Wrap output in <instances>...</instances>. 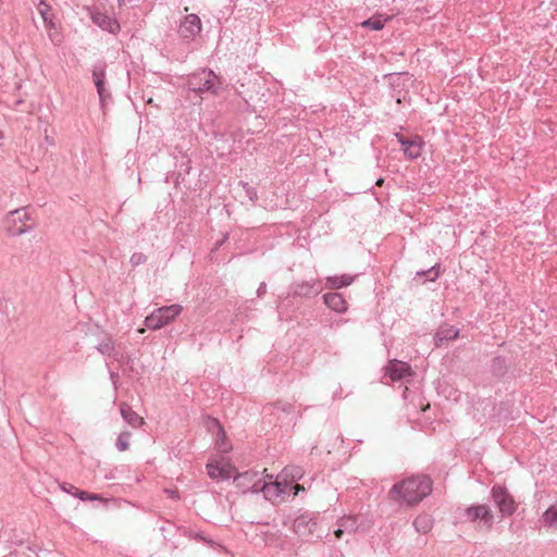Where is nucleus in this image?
I'll list each match as a JSON object with an SVG mask.
<instances>
[{
    "label": "nucleus",
    "mask_w": 557,
    "mask_h": 557,
    "mask_svg": "<svg viewBox=\"0 0 557 557\" xmlns=\"http://www.w3.org/2000/svg\"><path fill=\"white\" fill-rule=\"evenodd\" d=\"M433 482L429 475L417 474L396 482L388 492V498L399 504L416 506L432 493Z\"/></svg>",
    "instance_id": "obj_1"
},
{
    "label": "nucleus",
    "mask_w": 557,
    "mask_h": 557,
    "mask_svg": "<svg viewBox=\"0 0 557 557\" xmlns=\"http://www.w3.org/2000/svg\"><path fill=\"white\" fill-rule=\"evenodd\" d=\"M320 512L305 511L293 521V531L306 542H318L325 535L318 532Z\"/></svg>",
    "instance_id": "obj_2"
},
{
    "label": "nucleus",
    "mask_w": 557,
    "mask_h": 557,
    "mask_svg": "<svg viewBox=\"0 0 557 557\" xmlns=\"http://www.w3.org/2000/svg\"><path fill=\"white\" fill-rule=\"evenodd\" d=\"M187 86L196 94L216 95L221 88V79L212 70L201 69L188 77Z\"/></svg>",
    "instance_id": "obj_3"
},
{
    "label": "nucleus",
    "mask_w": 557,
    "mask_h": 557,
    "mask_svg": "<svg viewBox=\"0 0 557 557\" xmlns=\"http://www.w3.org/2000/svg\"><path fill=\"white\" fill-rule=\"evenodd\" d=\"M182 310V306L176 304L158 308L146 317L145 325L150 330H160L164 325L170 324Z\"/></svg>",
    "instance_id": "obj_4"
},
{
    "label": "nucleus",
    "mask_w": 557,
    "mask_h": 557,
    "mask_svg": "<svg viewBox=\"0 0 557 557\" xmlns=\"http://www.w3.org/2000/svg\"><path fill=\"white\" fill-rule=\"evenodd\" d=\"M491 496L502 517H510L516 512L518 503L506 486L494 484Z\"/></svg>",
    "instance_id": "obj_5"
},
{
    "label": "nucleus",
    "mask_w": 557,
    "mask_h": 557,
    "mask_svg": "<svg viewBox=\"0 0 557 557\" xmlns=\"http://www.w3.org/2000/svg\"><path fill=\"white\" fill-rule=\"evenodd\" d=\"M106 63L102 61H98L92 66V81L97 89V94L99 96L100 106L102 111H104L106 107L109 103H112V95L109 88H107V79H106Z\"/></svg>",
    "instance_id": "obj_6"
},
{
    "label": "nucleus",
    "mask_w": 557,
    "mask_h": 557,
    "mask_svg": "<svg viewBox=\"0 0 557 557\" xmlns=\"http://www.w3.org/2000/svg\"><path fill=\"white\" fill-rule=\"evenodd\" d=\"M201 32V20L197 14L194 13L185 15L181 20L177 28L180 38L186 44L195 41L196 38L200 36Z\"/></svg>",
    "instance_id": "obj_7"
},
{
    "label": "nucleus",
    "mask_w": 557,
    "mask_h": 557,
    "mask_svg": "<svg viewBox=\"0 0 557 557\" xmlns=\"http://www.w3.org/2000/svg\"><path fill=\"white\" fill-rule=\"evenodd\" d=\"M234 483L243 493H259L265 486V480L261 476V473L253 470L237 473L234 476Z\"/></svg>",
    "instance_id": "obj_8"
},
{
    "label": "nucleus",
    "mask_w": 557,
    "mask_h": 557,
    "mask_svg": "<svg viewBox=\"0 0 557 557\" xmlns=\"http://www.w3.org/2000/svg\"><path fill=\"white\" fill-rule=\"evenodd\" d=\"M459 518L468 521H482L488 529L494 523V515L487 505H471L459 513Z\"/></svg>",
    "instance_id": "obj_9"
},
{
    "label": "nucleus",
    "mask_w": 557,
    "mask_h": 557,
    "mask_svg": "<svg viewBox=\"0 0 557 557\" xmlns=\"http://www.w3.org/2000/svg\"><path fill=\"white\" fill-rule=\"evenodd\" d=\"M322 292L320 280H311L304 282H294L289 286V294L294 297L311 298Z\"/></svg>",
    "instance_id": "obj_10"
},
{
    "label": "nucleus",
    "mask_w": 557,
    "mask_h": 557,
    "mask_svg": "<svg viewBox=\"0 0 557 557\" xmlns=\"http://www.w3.org/2000/svg\"><path fill=\"white\" fill-rule=\"evenodd\" d=\"M395 136L398 143L401 145L403 151L408 159L414 160L421 156L423 140L420 136L407 138L399 133H396Z\"/></svg>",
    "instance_id": "obj_11"
},
{
    "label": "nucleus",
    "mask_w": 557,
    "mask_h": 557,
    "mask_svg": "<svg viewBox=\"0 0 557 557\" xmlns=\"http://www.w3.org/2000/svg\"><path fill=\"white\" fill-rule=\"evenodd\" d=\"M91 21L102 30L110 34H117L121 29L120 23L113 16L108 15L106 12L95 11L91 13Z\"/></svg>",
    "instance_id": "obj_12"
},
{
    "label": "nucleus",
    "mask_w": 557,
    "mask_h": 557,
    "mask_svg": "<svg viewBox=\"0 0 557 557\" xmlns=\"http://www.w3.org/2000/svg\"><path fill=\"white\" fill-rule=\"evenodd\" d=\"M386 375H388L392 381H399L407 376H411L412 370L406 362L392 360L386 367Z\"/></svg>",
    "instance_id": "obj_13"
},
{
    "label": "nucleus",
    "mask_w": 557,
    "mask_h": 557,
    "mask_svg": "<svg viewBox=\"0 0 557 557\" xmlns=\"http://www.w3.org/2000/svg\"><path fill=\"white\" fill-rule=\"evenodd\" d=\"M323 301L331 310L337 313H345L348 309L347 301L343 295L336 292L324 294Z\"/></svg>",
    "instance_id": "obj_14"
},
{
    "label": "nucleus",
    "mask_w": 557,
    "mask_h": 557,
    "mask_svg": "<svg viewBox=\"0 0 557 557\" xmlns=\"http://www.w3.org/2000/svg\"><path fill=\"white\" fill-rule=\"evenodd\" d=\"M410 79L408 73H394L388 75V84L394 91L392 95L400 102V92L406 89L407 82Z\"/></svg>",
    "instance_id": "obj_15"
},
{
    "label": "nucleus",
    "mask_w": 557,
    "mask_h": 557,
    "mask_svg": "<svg viewBox=\"0 0 557 557\" xmlns=\"http://www.w3.org/2000/svg\"><path fill=\"white\" fill-rule=\"evenodd\" d=\"M458 335L459 329L448 324L441 325L435 333V345L440 347L449 341L456 339Z\"/></svg>",
    "instance_id": "obj_16"
},
{
    "label": "nucleus",
    "mask_w": 557,
    "mask_h": 557,
    "mask_svg": "<svg viewBox=\"0 0 557 557\" xmlns=\"http://www.w3.org/2000/svg\"><path fill=\"white\" fill-rule=\"evenodd\" d=\"M490 371L498 381L504 380L509 373V363L503 356H496L491 360Z\"/></svg>",
    "instance_id": "obj_17"
},
{
    "label": "nucleus",
    "mask_w": 557,
    "mask_h": 557,
    "mask_svg": "<svg viewBox=\"0 0 557 557\" xmlns=\"http://www.w3.org/2000/svg\"><path fill=\"white\" fill-rule=\"evenodd\" d=\"M120 411L122 418L133 428H139L145 423L144 419L126 403L120 405Z\"/></svg>",
    "instance_id": "obj_18"
},
{
    "label": "nucleus",
    "mask_w": 557,
    "mask_h": 557,
    "mask_svg": "<svg viewBox=\"0 0 557 557\" xmlns=\"http://www.w3.org/2000/svg\"><path fill=\"white\" fill-rule=\"evenodd\" d=\"M208 475L213 480H228L234 472V468L231 466H220L208 463L207 465Z\"/></svg>",
    "instance_id": "obj_19"
},
{
    "label": "nucleus",
    "mask_w": 557,
    "mask_h": 557,
    "mask_svg": "<svg viewBox=\"0 0 557 557\" xmlns=\"http://www.w3.org/2000/svg\"><path fill=\"white\" fill-rule=\"evenodd\" d=\"M354 281L355 276L349 274L327 276L326 287L330 289H339L349 286Z\"/></svg>",
    "instance_id": "obj_20"
},
{
    "label": "nucleus",
    "mask_w": 557,
    "mask_h": 557,
    "mask_svg": "<svg viewBox=\"0 0 557 557\" xmlns=\"http://www.w3.org/2000/svg\"><path fill=\"white\" fill-rule=\"evenodd\" d=\"M37 10L44 20L46 28L47 29L55 28V24L53 22L54 15L52 13V9L45 0H40V2L37 5Z\"/></svg>",
    "instance_id": "obj_21"
},
{
    "label": "nucleus",
    "mask_w": 557,
    "mask_h": 557,
    "mask_svg": "<svg viewBox=\"0 0 557 557\" xmlns=\"http://www.w3.org/2000/svg\"><path fill=\"white\" fill-rule=\"evenodd\" d=\"M285 487L286 485L283 486L280 482L265 481V486L260 492L263 493L265 499L273 500L281 494L285 493Z\"/></svg>",
    "instance_id": "obj_22"
},
{
    "label": "nucleus",
    "mask_w": 557,
    "mask_h": 557,
    "mask_svg": "<svg viewBox=\"0 0 557 557\" xmlns=\"http://www.w3.org/2000/svg\"><path fill=\"white\" fill-rule=\"evenodd\" d=\"M413 528L418 533L426 534L429 533L433 528V519L430 515L422 513L419 515L413 520Z\"/></svg>",
    "instance_id": "obj_23"
},
{
    "label": "nucleus",
    "mask_w": 557,
    "mask_h": 557,
    "mask_svg": "<svg viewBox=\"0 0 557 557\" xmlns=\"http://www.w3.org/2000/svg\"><path fill=\"white\" fill-rule=\"evenodd\" d=\"M391 20V16H384L382 14H374L368 20L361 23V26L372 30H381L384 28L386 22Z\"/></svg>",
    "instance_id": "obj_24"
},
{
    "label": "nucleus",
    "mask_w": 557,
    "mask_h": 557,
    "mask_svg": "<svg viewBox=\"0 0 557 557\" xmlns=\"http://www.w3.org/2000/svg\"><path fill=\"white\" fill-rule=\"evenodd\" d=\"M441 275V267L440 264H435L428 270H421L416 273V278L425 277V281L435 282Z\"/></svg>",
    "instance_id": "obj_25"
},
{
    "label": "nucleus",
    "mask_w": 557,
    "mask_h": 557,
    "mask_svg": "<svg viewBox=\"0 0 557 557\" xmlns=\"http://www.w3.org/2000/svg\"><path fill=\"white\" fill-rule=\"evenodd\" d=\"M543 521L548 527L557 528V504L552 505L544 511Z\"/></svg>",
    "instance_id": "obj_26"
},
{
    "label": "nucleus",
    "mask_w": 557,
    "mask_h": 557,
    "mask_svg": "<svg viewBox=\"0 0 557 557\" xmlns=\"http://www.w3.org/2000/svg\"><path fill=\"white\" fill-rule=\"evenodd\" d=\"M337 524H339V528H343L345 532L352 533L356 532L358 529L357 518L352 516L348 517H342Z\"/></svg>",
    "instance_id": "obj_27"
},
{
    "label": "nucleus",
    "mask_w": 557,
    "mask_h": 557,
    "mask_svg": "<svg viewBox=\"0 0 557 557\" xmlns=\"http://www.w3.org/2000/svg\"><path fill=\"white\" fill-rule=\"evenodd\" d=\"M97 350L103 356L111 357L115 351L113 341L110 337H107L97 345Z\"/></svg>",
    "instance_id": "obj_28"
},
{
    "label": "nucleus",
    "mask_w": 557,
    "mask_h": 557,
    "mask_svg": "<svg viewBox=\"0 0 557 557\" xmlns=\"http://www.w3.org/2000/svg\"><path fill=\"white\" fill-rule=\"evenodd\" d=\"M131 436L132 434L128 431L120 433L115 442V446L120 451H125L128 449Z\"/></svg>",
    "instance_id": "obj_29"
},
{
    "label": "nucleus",
    "mask_w": 557,
    "mask_h": 557,
    "mask_svg": "<svg viewBox=\"0 0 557 557\" xmlns=\"http://www.w3.org/2000/svg\"><path fill=\"white\" fill-rule=\"evenodd\" d=\"M166 523L169 524L168 527H160V532L162 533L164 541L168 542L175 535V533L178 531V528L170 521H166Z\"/></svg>",
    "instance_id": "obj_30"
},
{
    "label": "nucleus",
    "mask_w": 557,
    "mask_h": 557,
    "mask_svg": "<svg viewBox=\"0 0 557 557\" xmlns=\"http://www.w3.org/2000/svg\"><path fill=\"white\" fill-rule=\"evenodd\" d=\"M284 473L286 476H290L293 481H298L302 478L304 471L299 467H286L284 469Z\"/></svg>",
    "instance_id": "obj_31"
},
{
    "label": "nucleus",
    "mask_w": 557,
    "mask_h": 557,
    "mask_svg": "<svg viewBox=\"0 0 557 557\" xmlns=\"http://www.w3.org/2000/svg\"><path fill=\"white\" fill-rule=\"evenodd\" d=\"M147 261V256L143 252H134L131 256L129 262L132 267H138L140 264H144Z\"/></svg>",
    "instance_id": "obj_32"
},
{
    "label": "nucleus",
    "mask_w": 557,
    "mask_h": 557,
    "mask_svg": "<svg viewBox=\"0 0 557 557\" xmlns=\"http://www.w3.org/2000/svg\"><path fill=\"white\" fill-rule=\"evenodd\" d=\"M75 497H77L81 500H97L100 499V496L98 494H92L86 491L77 490L75 492Z\"/></svg>",
    "instance_id": "obj_33"
},
{
    "label": "nucleus",
    "mask_w": 557,
    "mask_h": 557,
    "mask_svg": "<svg viewBox=\"0 0 557 557\" xmlns=\"http://www.w3.org/2000/svg\"><path fill=\"white\" fill-rule=\"evenodd\" d=\"M243 185L247 197L252 201L256 202L258 200V194L255 187L250 186L248 183L240 182Z\"/></svg>",
    "instance_id": "obj_34"
},
{
    "label": "nucleus",
    "mask_w": 557,
    "mask_h": 557,
    "mask_svg": "<svg viewBox=\"0 0 557 557\" xmlns=\"http://www.w3.org/2000/svg\"><path fill=\"white\" fill-rule=\"evenodd\" d=\"M111 358L116 361L120 366L128 364L131 362V357L125 356L123 352L115 350Z\"/></svg>",
    "instance_id": "obj_35"
},
{
    "label": "nucleus",
    "mask_w": 557,
    "mask_h": 557,
    "mask_svg": "<svg viewBox=\"0 0 557 557\" xmlns=\"http://www.w3.org/2000/svg\"><path fill=\"white\" fill-rule=\"evenodd\" d=\"M60 488L67 493V494H71L73 496H75V492L78 490L76 486H74L73 484L71 483H66V482H63L60 484Z\"/></svg>",
    "instance_id": "obj_36"
},
{
    "label": "nucleus",
    "mask_w": 557,
    "mask_h": 557,
    "mask_svg": "<svg viewBox=\"0 0 557 557\" xmlns=\"http://www.w3.org/2000/svg\"><path fill=\"white\" fill-rule=\"evenodd\" d=\"M273 407L277 410L284 411V412H290L293 409V405L288 403L277 401L273 405Z\"/></svg>",
    "instance_id": "obj_37"
},
{
    "label": "nucleus",
    "mask_w": 557,
    "mask_h": 557,
    "mask_svg": "<svg viewBox=\"0 0 557 557\" xmlns=\"http://www.w3.org/2000/svg\"><path fill=\"white\" fill-rule=\"evenodd\" d=\"M12 215H16L20 221L28 220L29 216L24 210H14L11 212Z\"/></svg>",
    "instance_id": "obj_38"
},
{
    "label": "nucleus",
    "mask_w": 557,
    "mask_h": 557,
    "mask_svg": "<svg viewBox=\"0 0 557 557\" xmlns=\"http://www.w3.org/2000/svg\"><path fill=\"white\" fill-rule=\"evenodd\" d=\"M265 293H267V284L264 282H262L257 289V296L263 297L265 295Z\"/></svg>",
    "instance_id": "obj_39"
},
{
    "label": "nucleus",
    "mask_w": 557,
    "mask_h": 557,
    "mask_svg": "<svg viewBox=\"0 0 557 557\" xmlns=\"http://www.w3.org/2000/svg\"><path fill=\"white\" fill-rule=\"evenodd\" d=\"M345 530L343 528H337L335 531H334V534L337 539H341L342 535L344 534Z\"/></svg>",
    "instance_id": "obj_40"
},
{
    "label": "nucleus",
    "mask_w": 557,
    "mask_h": 557,
    "mask_svg": "<svg viewBox=\"0 0 557 557\" xmlns=\"http://www.w3.org/2000/svg\"><path fill=\"white\" fill-rule=\"evenodd\" d=\"M215 423H216V425L219 428V434L224 438L225 437V432H224L223 428L221 426V424L218 421H215Z\"/></svg>",
    "instance_id": "obj_41"
},
{
    "label": "nucleus",
    "mask_w": 557,
    "mask_h": 557,
    "mask_svg": "<svg viewBox=\"0 0 557 557\" xmlns=\"http://www.w3.org/2000/svg\"><path fill=\"white\" fill-rule=\"evenodd\" d=\"M166 492L170 494V496H171L172 498H177V497H178V495H177V492H176V491H166Z\"/></svg>",
    "instance_id": "obj_42"
},
{
    "label": "nucleus",
    "mask_w": 557,
    "mask_h": 557,
    "mask_svg": "<svg viewBox=\"0 0 557 557\" xmlns=\"http://www.w3.org/2000/svg\"><path fill=\"white\" fill-rule=\"evenodd\" d=\"M29 228H30L29 226H28V227H20V228L17 230V233H18V234H23V233H25L26 231H28Z\"/></svg>",
    "instance_id": "obj_43"
},
{
    "label": "nucleus",
    "mask_w": 557,
    "mask_h": 557,
    "mask_svg": "<svg viewBox=\"0 0 557 557\" xmlns=\"http://www.w3.org/2000/svg\"><path fill=\"white\" fill-rule=\"evenodd\" d=\"M383 182H384V181H383V178H379V180L376 181L375 185H376V186H380V185H382V184H383Z\"/></svg>",
    "instance_id": "obj_44"
}]
</instances>
